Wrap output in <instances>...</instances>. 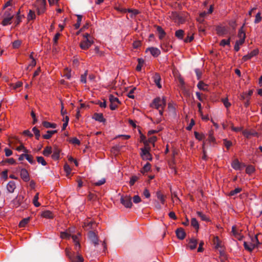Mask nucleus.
<instances>
[{
  "label": "nucleus",
  "instance_id": "f704fd0d",
  "mask_svg": "<svg viewBox=\"0 0 262 262\" xmlns=\"http://www.w3.org/2000/svg\"><path fill=\"white\" fill-rule=\"evenodd\" d=\"M124 12H127L128 13H131V15H130L131 17H133L135 16L136 15H137L139 13V11L136 9H125Z\"/></svg>",
  "mask_w": 262,
  "mask_h": 262
},
{
  "label": "nucleus",
  "instance_id": "423d86ee",
  "mask_svg": "<svg viewBox=\"0 0 262 262\" xmlns=\"http://www.w3.org/2000/svg\"><path fill=\"white\" fill-rule=\"evenodd\" d=\"M13 17V15L10 12V10H6L4 13V18L2 22V24L4 26L11 24Z\"/></svg>",
  "mask_w": 262,
  "mask_h": 262
},
{
  "label": "nucleus",
  "instance_id": "4be33fe9",
  "mask_svg": "<svg viewBox=\"0 0 262 262\" xmlns=\"http://www.w3.org/2000/svg\"><path fill=\"white\" fill-rule=\"evenodd\" d=\"M176 233L177 236L180 239H183L186 235V233L182 228L178 229L176 231Z\"/></svg>",
  "mask_w": 262,
  "mask_h": 262
},
{
  "label": "nucleus",
  "instance_id": "c9c22d12",
  "mask_svg": "<svg viewBox=\"0 0 262 262\" xmlns=\"http://www.w3.org/2000/svg\"><path fill=\"white\" fill-rule=\"evenodd\" d=\"M184 35V31L180 29L176 31L175 36L179 39H182Z\"/></svg>",
  "mask_w": 262,
  "mask_h": 262
},
{
  "label": "nucleus",
  "instance_id": "6e6d98bb",
  "mask_svg": "<svg viewBox=\"0 0 262 262\" xmlns=\"http://www.w3.org/2000/svg\"><path fill=\"white\" fill-rule=\"evenodd\" d=\"M37 161L38 163L41 164L43 166L47 165V162L42 157H37Z\"/></svg>",
  "mask_w": 262,
  "mask_h": 262
},
{
  "label": "nucleus",
  "instance_id": "a18cd8bd",
  "mask_svg": "<svg viewBox=\"0 0 262 262\" xmlns=\"http://www.w3.org/2000/svg\"><path fill=\"white\" fill-rule=\"evenodd\" d=\"M242 190V189L239 187L236 188L235 189L232 190L230 191L229 192V195L230 196H233L239 192H241Z\"/></svg>",
  "mask_w": 262,
  "mask_h": 262
},
{
  "label": "nucleus",
  "instance_id": "2f4dec72",
  "mask_svg": "<svg viewBox=\"0 0 262 262\" xmlns=\"http://www.w3.org/2000/svg\"><path fill=\"white\" fill-rule=\"evenodd\" d=\"M52 152V147L51 146H47L43 150L42 154L46 157H49Z\"/></svg>",
  "mask_w": 262,
  "mask_h": 262
},
{
  "label": "nucleus",
  "instance_id": "f257e3e1",
  "mask_svg": "<svg viewBox=\"0 0 262 262\" xmlns=\"http://www.w3.org/2000/svg\"><path fill=\"white\" fill-rule=\"evenodd\" d=\"M261 236H262V235L260 234L255 235L253 236H250L249 241H245L244 242L245 249L251 252L254 249L257 247V246L260 244L259 239Z\"/></svg>",
  "mask_w": 262,
  "mask_h": 262
},
{
  "label": "nucleus",
  "instance_id": "412c9836",
  "mask_svg": "<svg viewBox=\"0 0 262 262\" xmlns=\"http://www.w3.org/2000/svg\"><path fill=\"white\" fill-rule=\"evenodd\" d=\"M20 177L21 179L25 181V182H28L30 180L29 174L28 172V171L25 169L23 168L20 170Z\"/></svg>",
  "mask_w": 262,
  "mask_h": 262
},
{
  "label": "nucleus",
  "instance_id": "4d7b16f0",
  "mask_svg": "<svg viewBox=\"0 0 262 262\" xmlns=\"http://www.w3.org/2000/svg\"><path fill=\"white\" fill-rule=\"evenodd\" d=\"M21 44V41L20 40H15L12 43V47L13 48L17 49L18 48Z\"/></svg>",
  "mask_w": 262,
  "mask_h": 262
},
{
  "label": "nucleus",
  "instance_id": "49530a36",
  "mask_svg": "<svg viewBox=\"0 0 262 262\" xmlns=\"http://www.w3.org/2000/svg\"><path fill=\"white\" fill-rule=\"evenodd\" d=\"M77 23L75 24L74 26L75 29H77L80 27L81 22L82 21V16L80 15H77Z\"/></svg>",
  "mask_w": 262,
  "mask_h": 262
},
{
  "label": "nucleus",
  "instance_id": "39448f33",
  "mask_svg": "<svg viewBox=\"0 0 262 262\" xmlns=\"http://www.w3.org/2000/svg\"><path fill=\"white\" fill-rule=\"evenodd\" d=\"M166 106V99L165 97H157L154 99L152 106L156 109L164 108Z\"/></svg>",
  "mask_w": 262,
  "mask_h": 262
},
{
  "label": "nucleus",
  "instance_id": "052dcab7",
  "mask_svg": "<svg viewBox=\"0 0 262 262\" xmlns=\"http://www.w3.org/2000/svg\"><path fill=\"white\" fill-rule=\"evenodd\" d=\"M223 143L227 149H229L232 145V142L226 139L223 140Z\"/></svg>",
  "mask_w": 262,
  "mask_h": 262
},
{
  "label": "nucleus",
  "instance_id": "de8ad7c7",
  "mask_svg": "<svg viewBox=\"0 0 262 262\" xmlns=\"http://www.w3.org/2000/svg\"><path fill=\"white\" fill-rule=\"evenodd\" d=\"M255 168L252 165H249L246 167V172L247 174H251L254 172Z\"/></svg>",
  "mask_w": 262,
  "mask_h": 262
},
{
  "label": "nucleus",
  "instance_id": "338daca9",
  "mask_svg": "<svg viewBox=\"0 0 262 262\" xmlns=\"http://www.w3.org/2000/svg\"><path fill=\"white\" fill-rule=\"evenodd\" d=\"M16 149L18 151L23 150L25 153H28L29 152L28 150H27L23 144L18 146Z\"/></svg>",
  "mask_w": 262,
  "mask_h": 262
},
{
  "label": "nucleus",
  "instance_id": "3c124183",
  "mask_svg": "<svg viewBox=\"0 0 262 262\" xmlns=\"http://www.w3.org/2000/svg\"><path fill=\"white\" fill-rule=\"evenodd\" d=\"M208 141L210 143H214L215 141V139L213 136V131L211 130L209 133V136H208Z\"/></svg>",
  "mask_w": 262,
  "mask_h": 262
},
{
  "label": "nucleus",
  "instance_id": "37998d69",
  "mask_svg": "<svg viewBox=\"0 0 262 262\" xmlns=\"http://www.w3.org/2000/svg\"><path fill=\"white\" fill-rule=\"evenodd\" d=\"M25 159L31 164H34L35 163V161L34 160L33 157L26 153Z\"/></svg>",
  "mask_w": 262,
  "mask_h": 262
},
{
  "label": "nucleus",
  "instance_id": "9d476101",
  "mask_svg": "<svg viewBox=\"0 0 262 262\" xmlns=\"http://www.w3.org/2000/svg\"><path fill=\"white\" fill-rule=\"evenodd\" d=\"M141 156L144 160L151 161L152 160V156L149 149L146 148L141 149Z\"/></svg>",
  "mask_w": 262,
  "mask_h": 262
},
{
  "label": "nucleus",
  "instance_id": "b1692460",
  "mask_svg": "<svg viewBox=\"0 0 262 262\" xmlns=\"http://www.w3.org/2000/svg\"><path fill=\"white\" fill-rule=\"evenodd\" d=\"M15 188V183L14 181H10L7 184V189L9 192H13Z\"/></svg>",
  "mask_w": 262,
  "mask_h": 262
},
{
  "label": "nucleus",
  "instance_id": "0eeeda50",
  "mask_svg": "<svg viewBox=\"0 0 262 262\" xmlns=\"http://www.w3.org/2000/svg\"><path fill=\"white\" fill-rule=\"evenodd\" d=\"M16 201L19 202L21 207L23 209L27 208L30 203V200L27 199H25L24 196L21 194L18 195L15 198V202Z\"/></svg>",
  "mask_w": 262,
  "mask_h": 262
},
{
  "label": "nucleus",
  "instance_id": "dca6fc26",
  "mask_svg": "<svg viewBox=\"0 0 262 262\" xmlns=\"http://www.w3.org/2000/svg\"><path fill=\"white\" fill-rule=\"evenodd\" d=\"M146 53L149 52L154 57H158L161 53L160 50L157 48L149 47L146 49Z\"/></svg>",
  "mask_w": 262,
  "mask_h": 262
},
{
  "label": "nucleus",
  "instance_id": "5701e85b",
  "mask_svg": "<svg viewBox=\"0 0 262 262\" xmlns=\"http://www.w3.org/2000/svg\"><path fill=\"white\" fill-rule=\"evenodd\" d=\"M93 118L96 121L100 122H103L105 121L103 114L101 113H95L93 115Z\"/></svg>",
  "mask_w": 262,
  "mask_h": 262
},
{
  "label": "nucleus",
  "instance_id": "f03ea898",
  "mask_svg": "<svg viewBox=\"0 0 262 262\" xmlns=\"http://www.w3.org/2000/svg\"><path fill=\"white\" fill-rule=\"evenodd\" d=\"M187 14L185 12H172L170 17L178 24H182L184 23L186 20Z\"/></svg>",
  "mask_w": 262,
  "mask_h": 262
},
{
  "label": "nucleus",
  "instance_id": "7ed1b4c3",
  "mask_svg": "<svg viewBox=\"0 0 262 262\" xmlns=\"http://www.w3.org/2000/svg\"><path fill=\"white\" fill-rule=\"evenodd\" d=\"M93 43V40L91 35L86 33L83 35V39L81 40L80 47L83 50H87Z\"/></svg>",
  "mask_w": 262,
  "mask_h": 262
},
{
  "label": "nucleus",
  "instance_id": "bf43d9fd",
  "mask_svg": "<svg viewBox=\"0 0 262 262\" xmlns=\"http://www.w3.org/2000/svg\"><path fill=\"white\" fill-rule=\"evenodd\" d=\"M222 101L223 103L224 106L227 108H229L231 106V103H230L228 101V99L227 98L222 99Z\"/></svg>",
  "mask_w": 262,
  "mask_h": 262
},
{
  "label": "nucleus",
  "instance_id": "20e7f679",
  "mask_svg": "<svg viewBox=\"0 0 262 262\" xmlns=\"http://www.w3.org/2000/svg\"><path fill=\"white\" fill-rule=\"evenodd\" d=\"M34 6L37 15H41L46 11V0H36Z\"/></svg>",
  "mask_w": 262,
  "mask_h": 262
},
{
  "label": "nucleus",
  "instance_id": "bb28decb",
  "mask_svg": "<svg viewBox=\"0 0 262 262\" xmlns=\"http://www.w3.org/2000/svg\"><path fill=\"white\" fill-rule=\"evenodd\" d=\"M156 195L161 203L162 205H164L166 202L165 196L160 191H158L156 193Z\"/></svg>",
  "mask_w": 262,
  "mask_h": 262
},
{
  "label": "nucleus",
  "instance_id": "393cba45",
  "mask_svg": "<svg viewBox=\"0 0 262 262\" xmlns=\"http://www.w3.org/2000/svg\"><path fill=\"white\" fill-rule=\"evenodd\" d=\"M156 28H157V31L159 34V39L160 40H162L166 35L165 32L160 26H158L156 27Z\"/></svg>",
  "mask_w": 262,
  "mask_h": 262
},
{
  "label": "nucleus",
  "instance_id": "4c0bfd02",
  "mask_svg": "<svg viewBox=\"0 0 262 262\" xmlns=\"http://www.w3.org/2000/svg\"><path fill=\"white\" fill-rule=\"evenodd\" d=\"M30 221V217H27L22 220L19 224V227L20 228L25 227L28 224Z\"/></svg>",
  "mask_w": 262,
  "mask_h": 262
},
{
  "label": "nucleus",
  "instance_id": "a878e982",
  "mask_svg": "<svg viewBox=\"0 0 262 262\" xmlns=\"http://www.w3.org/2000/svg\"><path fill=\"white\" fill-rule=\"evenodd\" d=\"M53 154L52 155V158L54 160H57L59 158L60 156V150L58 148H54L52 151Z\"/></svg>",
  "mask_w": 262,
  "mask_h": 262
},
{
  "label": "nucleus",
  "instance_id": "c03bdc74",
  "mask_svg": "<svg viewBox=\"0 0 262 262\" xmlns=\"http://www.w3.org/2000/svg\"><path fill=\"white\" fill-rule=\"evenodd\" d=\"M216 32L219 35H223L226 33V29L225 27H218L216 28Z\"/></svg>",
  "mask_w": 262,
  "mask_h": 262
},
{
  "label": "nucleus",
  "instance_id": "ea45409f",
  "mask_svg": "<svg viewBox=\"0 0 262 262\" xmlns=\"http://www.w3.org/2000/svg\"><path fill=\"white\" fill-rule=\"evenodd\" d=\"M214 244L215 245V248L216 249H219V248H221L222 247V242L220 240L219 238L218 237H215L214 238Z\"/></svg>",
  "mask_w": 262,
  "mask_h": 262
},
{
  "label": "nucleus",
  "instance_id": "c85d7f7f",
  "mask_svg": "<svg viewBox=\"0 0 262 262\" xmlns=\"http://www.w3.org/2000/svg\"><path fill=\"white\" fill-rule=\"evenodd\" d=\"M243 26H242L238 30V38L239 39H242L245 40L246 34L243 30Z\"/></svg>",
  "mask_w": 262,
  "mask_h": 262
},
{
  "label": "nucleus",
  "instance_id": "e433bc0d",
  "mask_svg": "<svg viewBox=\"0 0 262 262\" xmlns=\"http://www.w3.org/2000/svg\"><path fill=\"white\" fill-rule=\"evenodd\" d=\"M197 215L201 219L202 221L209 222L210 221L209 217L207 216L205 214L203 213L201 211H198L196 212Z\"/></svg>",
  "mask_w": 262,
  "mask_h": 262
},
{
  "label": "nucleus",
  "instance_id": "a19ab883",
  "mask_svg": "<svg viewBox=\"0 0 262 262\" xmlns=\"http://www.w3.org/2000/svg\"><path fill=\"white\" fill-rule=\"evenodd\" d=\"M39 199V193H37L34 196V198L33 199V203L34 205L38 207L40 206V204L38 202V200Z\"/></svg>",
  "mask_w": 262,
  "mask_h": 262
},
{
  "label": "nucleus",
  "instance_id": "1a4fd4ad",
  "mask_svg": "<svg viewBox=\"0 0 262 262\" xmlns=\"http://www.w3.org/2000/svg\"><path fill=\"white\" fill-rule=\"evenodd\" d=\"M66 253L67 255L72 262H83L82 256L78 253L76 255H75L68 251H66Z\"/></svg>",
  "mask_w": 262,
  "mask_h": 262
},
{
  "label": "nucleus",
  "instance_id": "864d4df0",
  "mask_svg": "<svg viewBox=\"0 0 262 262\" xmlns=\"http://www.w3.org/2000/svg\"><path fill=\"white\" fill-rule=\"evenodd\" d=\"M143 62L144 60L142 59H138V64L136 67L137 71H140L141 70Z\"/></svg>",
  "mask_w": 262,
  "mask_h": 262
},
{
  "label": "nucleus",
  "instance_id": "58836bf2",
  "mask_svg": "<svg viewBox=\"0 0 262 262\" xmlns=\"http://www.w3.org/2000/svg\"><path fill=\"white\" fill-rule=\"evenodd\" d=\"M191 225L196 230L199 228V224L195 218H192L191 220Z\"/></svg>",
  "mask_w": 262,
  "mask_h": 262
},
{
  "label": "nucleus",
  "instance_id": "a211bd4d",
  "mask_svg": "<svg viewBox=\"0 0 262 262\" xmlns=\"http://www.w3.org/2000/svg\"><path fill=\"white\" fill-rule=\"evenodd\" d=\"M88 236L89 239L91 241V242L93 243V244L95 246L98 244V237L94 232L92 231H90L88 233Z\"/></svg>",
  "mask_w": 262,
  "mask_h": 262
},
{
  "label": "nucleus",
  "instance_id": "f8f14e48",
  "mask_svg": "<svg viewBox=\"0 0 262 262\" xmlns=\"http://www.w3.org/2000/svg\"><path fill=\"white\" fill-rule=\"evenodd\" d=\"M160 47L163 52H169L172 48V46L167 40H164L161 43Z\"/></svg>",
  "mask_w": 262,
  "mask_h": 262
},
{
  "label": "nucleus",
  "instance_id": "13d9d810",
  "mask_svg": "<svg viewBox=\"0 0 262 262\" xmlns=\"http://www.w3.org/2000/svg\"><path fill=\"white\" fill-rule=\"evenodd\" d=\"M261 12H258L254 20V23L255 24H258L261 20Z\"/></svg>",
  "mask_w": 262,
  "mask_h": 262
},
{
  "label": "nucleus",
  "instance_id": "6ab92c4d",
  "mask_svg": "<svg viewBox=\"0 0 262 262\" xmlns=\"http://www.w3.org/2000/svg\"><path fill=\"white\" fill-rule=\"evenodd\" d=\"M242 134L247 139L250 138L252 136L256 137L258 136V133L253 130H244L242 132Z\"/></svg>",
  "mask_w": 262,
  "mask_h": 262
},
{
  "label": "nucleus",
  "instance_id": "79ce46f5",
  "mask_svg": "<svg viewBox=\"0 0 262 262\" xmlns=\"http://www.w3.org/2000/svg\"><path fill=\"white\" fill-rule=\"evenodd\" d=\"M63 77L68 79H70L71 77V70L66 68L64 70Z\"/></svg>",
  "mask_w": 262,
  "mask_h": 262
},
{
  "label": "nucleus",
  "instance_id": "ddd939ff",
  "mask_svg": "<svg viewBox=\"0 0 262 262\" xmlns=\"http://www.w3.org/2000/svg\"><path fill=\"white\" fill-rule=\"evenodd\" d=\"M80 236V234L78 233L77 235H73L72 236V238L74 243L75 249L77 253H78L79 250L80 248V245L79 243V237Z\"/></svg>",
  "mask_w": 262,
  "mask_h": 262
},
{
  "label": "nucleus",
  "instance_id": "680f3d73",
  "mask_svg": "<svg viewBox=\"0 0 262 262\" xmlns=\"http://www.w3.org/2000/svg\"><path fill=\"white\" fill-rule=\"evenodd\" d=\"M61 34L59 33H57L53 38V46H56L57 44L58 40Z\"/></svg>",
  "mask_w": 262,
  "mask_h": 262
},
{
  "label": "nucleus",
  "instance_id": "774afa93",
  "mask_svg": "<svg viewBox=\"0 0 262 262\" xmlns=\"http://www.w3.org/2000/svg\"><path fill=\"white\" fill-rule=\"evenodd\" d=\"M138 180V177L137 176H133L131 177L129 181V185L133 186L134 185L135 182Z\"/></svg>",
  "mask_w": 262,
  "mask_h": 262
},
{
  "label": "nucleus",
  "instance_id": "c756f323",
  "mask_svg": "<svg viewBox=\"0 0 262 262\" xmlns=\"http://www.w3.org/2000/svg\"><path fill=\"white\" fill-rule=\"evenodd\" d=\"M56 133V130H48L46 134L42 135V137L45 139H49L53 135L55 134Z\"/></svg>",
  "mask_w": 262,
  "mask_h": 262
},
{
  "label": "nucleus",
  "instance_id": "7c9ffc66",
  "mask_svg": "<svg viewBox=\"0 0 262 262\" xmlns=\"http://www.w3.org/2000/svg\"><path fill=\"white\" fill-rule=\"evenodd\" d=\"M42 125L45 127H46L47 128H55L57 126V125L55 123H50L48 121H43L42 122Z\"/></svg>",
  "mask_w": 262,
  "mask_h": 262
},
{
  "label": "nucleus",
  "instance_id": "f3484780",
  "mask_svg": "<svg viewBox=\"0 0 262 262\" xmlns=\"http://www.w3.org/2000/svg\"><path fill=\"white\" fill-rule=\"evenodd\" d=\"M152 79L157 87L161 89L162 88V85L160 83L161 78L160 74L157 73H154L152 75Z\"/></svg>",
  "mask_w": 262,
  "mask_h": 262
},
{
  "label": "nucleus",
  "instance_id": "6e6552de",
  "mask_svg": "<svg viewBox=\"0 0 262 262\" xmlns=\"http://www.w3.org/2000/svg\"><path fill=\"white\" fill-rule=\"evenodd\" d=\"M120 202L126 208H131L132 206V198L130 196L125 195L122 196Z\"/></svg>",
  "mask_w": 262,
  "mask_h": 262
},
{
  "label": "nucleus",
  "instance_id": "8fccbe9b",
  "mask_svg": "<svg viewBox=\"0 0 262 262\" xmlns=\"http://www.w3.org/2000/svg\"><path fill=\"white\" fill-rule=\"evenodd\" d=\"M109 100L111 103H119V100L118 98L115 97L113 95H110L109 96Z\"/></svg>",
  "mask_w": 262,
  "mask_h": 262
},
{
  "label": "nucleus",
  "instance_id": "e2e57ef3",
  "mask_svg": "<svg viewBox=\"0 0 262 262\" xmlns=\"http://www.w3.org/2000/svg\"><path fill=\"white\" fill-rule=\"evenodd\" d=\"M64 171L66 172L67 174V175H69L71 173V168L70 167V166L66 164L64 165Z\"/></svg>",
  "mask_w": 262,
  "mask_h": 262
},
{
  "label": "nucleus",
  "instance_id": "72a5a7b5",
  "mask_svg": "<svg viewBox=\"0 0 262 262\" xmlns=\"http://www.w3.org/2000/svg\"><path fill=\"white\" fill-rule=\"evenodd\" d=\"M27 18L28 20H34L36 18V15L34 10H29L27 15Z\"/></svg>",
  "mask_w": 262,
  "mask_h": 262
},
{
  "label": "nucleus",
  "instance_id": "2eb2a0df",
  "mask_svg": "<svg viewBox=\"0 0 262 262\" xmlns=\"http://www.w3.org/2000/svg\"><path fill=\"white\" fill-rule=\"evenodd\" d=\"M231 166L236 170H240L245 165L241 163L237 159H234L231 163Z\"/></svg>",
  "mask_w": 262,
  "mask_h": 262
},
{
  "label": "nucleus",
  "instance_id": "cd10ccee",
  "mask_svg": "<svg viewBox=\"0 0 262 262\" xmlns=\"http://www.w3.org/2000/svg\"><path fill=\"white\" fill-rule=\"evenodd\" d=\"M197 86L200 90H203L204 91H208V85L205 84L202 81H200L198 83Z\"/></svg>",
  "mask_w": 262,
  "mask_h": 262
},
{
  "label": "nucleus",
  "instance_id": "603ef678",
  "mask_svg": "<svg viewBox=\"0 0 262 262\" xmlns=\"http://www.w3.org/2000/svg\"><path fill=\"white\" fill-rule=\"evenodd\" d=\"M194 136L196 139L201 141L205 138V135L203 134H200L196 132H194Z\"/></svg>",
  "mask_w": 262,
  "mask_h": 262
},
{
  "label": "nucleus",
  "instance_id": "0e129e2a",
  "mask_svg": "<svg viewBox=\"0 0 262 262\" xmlns=\"http://www.w3.org/2000/svg\"><path fill=\"white\" fill-rule=\"evenodd\" d=\"M87 73L88 72L85 71V73L81 76L80 81L83 83H86V82Z\"/></svg>",
  "mask_w": 262,
  "mask_h": 262
},
{
  "label": "nucleus",
  "instance_id": "4468645a",
  "mask_svg": "<svg viewBox=\"0 0 262 262\" xmlns=\"http://www.w3.org/2000/svg\"><path fill=\"white\" fill-rule=\"evenodd\" d=\"M198 243V240L196 238H190L188 240L187 248L190 250H194L196 248Z\"/></svg>",
  "mask_w": 262,
  "mask_h": 262
},
{
  "label": "nucleus",
  "instance_id": "5fc2aeb1",
  "mask_svg": "<svg viewBox=\"0 0 262 262\" xmlns=\"http://www.w3.org/2000/svg\"><path fill=\"white\" fill-rule=\"evenodd\" d=\"M32 131L35 136L36 139L38 140L40 136L39 130L36 127H34L32 128Z\"/></svg>",
  "mask_w": 262,
  "mask_h": 262
},
{
  "label": "nucleus",
  "instance_id": "aec40b11",
  "mask_svg": "<svg viewBox=\"0 0 262 262\" xmlns=\"http://www.w3.org/2000/svg\"><path fill=\"white\" fill-rule=\"evenodd\" d=\"M232 233L233 235L239 241L243 239V236L241 234L239 230L236 229V227L235 226H232Z\"/></svg>",
  "mask_w": 262,
  "mask_h": 262
},
{
  "label": "nucleus",
  "instance_id": "9b49d317",
  "mask_svg": "<svg viewBox=\"0 0 262 262\" xmlns=\"http://www.w3.org/2000/svg\"><path fill=\"white\" fill-rule=\"evenodd\" d=\"M259 53V50L257 49H254L250 53H249L247 55L244 56L242 58V61L243 62H245L252 57L256 56Z\"/></svg>",
  "mask_w": 262,
  "mask_h": 262
},
{
  "label": "nucleus",
  "instance_id": "09e8293b",
  "mask_svg": "<svg viewBox=\"0 0 262 262\" xmlns=\"http://www.w3.org/2000/svg\"><path fill=\"white\" fill-rule=\"evenodd\" d=\"M230 38L228 39H222L220 42V46L225 47V46H230Z\"/></svg>",
  "mask_w": 262,
  "mask_h": 262
},
{
  "label": "nucleus",
  "instance_id": "69168bd1",
  "mask_svg": "<svg viewBox=\"0 0 262 262\" xmlns=\"http://www.w3.org/2000/svg\"><path fill=\"white\" fill-rule=\"evenodd\" d=\"M70 142L75 145H79L80 144V142L79 139L77 138L74 137L70 140Z\"/></svg>",
  "mask_w": 262,
  "mask_h": 262
},
{
  "label": "nucleus",
  "instance_id": "473e14b6",
  "mask_svg": "<svg viewBox=\"0 0 262 262\" xmlns=\"http://www.w3.org/2000/svg\"><path fill=\"white\" fill-rule=\"evenodd\" d=\"M41 216L47 219H52L53 217L52 212L49 210L43 211L41 214Z\"/></svg>",
  "mask_w": 262,
  "mask_h": 262
}]
</instances>
